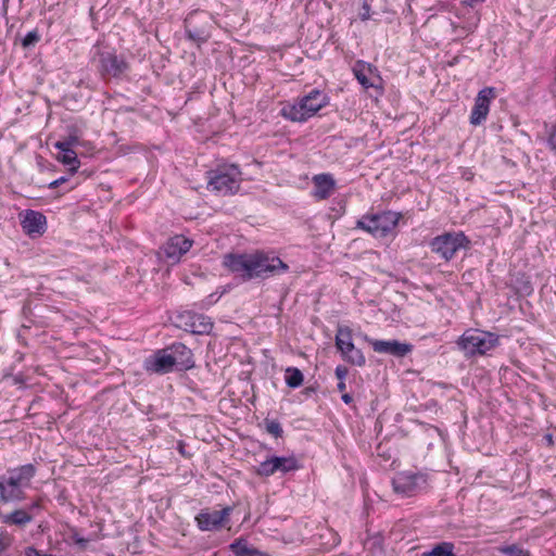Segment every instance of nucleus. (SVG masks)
<instances>
[{
    "mask_svg": "<svg viewBox=\"0 0 556 556\" xmlns=\"http://www.w3.org/2000/svg\"><path fill=\"white\" fill-rule=\"evenodd\" d=\"M484 0H468L469 5H473L477 2H483Z\"/></svg>",
    "mask_w": 556,
    "mask_h": 556,
    "instance_id": "37998d69",
    "label": "nucleus"
},
{
    "mask_svg": "<svg viewBox=\"0 0 556 556\" xmlns=\"http://www.w3.org/2000/svg\"><path fill=\"white\" fill-rule=\"evenodd\" d=\"M21 225L28 236L42 235L47 226L46 216L40 212L28 210L23 215Z\"/></svg>",
    "mask_w": 556,
    "mask_h": 556,
    "instance_id": "dca6fc26",
    "label": "nucleus"
},
{
    "mask_svg": "<svg viewBox=\"0 0 556 556\" xmlns=\"http://www.w3.org/2000/svg\"><path fill=\"white\" fill-rule=\"evenodd\" d=\"M345 389H346L345 381H339V383H338V390H339L340 392H343V393H344Z\"/></svg>",
    "mask_w": 556,
    "mask_h": 556,
    "instance_id": "a19ab883",
    "label": "nucleus"
},
{
    "mask_svg": "<svg viewBox=\"0 0 556 556\" xmlns=\"http://www.w3.org/2000/svg\"><path fill=\"white\" fill-rule=\"evenodd\" d=\"M56 159L64 165L70 166V170L75 173L79 167L77 153L73 149L59 150Z\"/></svg>",
    "mask_w": 556,
    "mask_h": 556,
    "instance_id": "393cba45",
    "label": "nucleus"
},
{
    "mask_svg": "<svg viewBox=\"0 0 556 556\" xmlns=\"http://www.w3.org/2000/svg\"><path fill=\"white\" fill-rule=\"evenodd\" d=\"M468 243L469 241L463 232H447L435 237L431 241V249L445 261H450L459 249L466 248Z\"/></svg>",
    "mask_w": 556,
    "mask_h": 556,
    "instance_id": "0eeeda50",
    "label": "nucleus"
},
{
    "mask_svg": "<svg viewBox=\"0 0 556 556\" xmlns=\"http://www.w3.org/2000/svg\"><path fill=\"white\" fill-rule=\"evenodd\" d=\"M191 318H192V323L190 325L191 332L198 333V334H203V333H208L212 330L213 324L208 317L203 316V315H194Z\"/></svg>",
    "mask_w": 556,
    "mask_h": 556,
    "instance_id": "b1692460",
    "label": "nucleus"
},
{
    "mask_svg": "<svg viewBox=\"0 0 556 556\" xmlns=\"http://www.w3.org/2000/svg\"><path fill=\"white\" fill-rule=\"evenodd\" d=\"M342 355L348 362H350L353 365L363 366L365 364V356L355 346L352 349V351L342 353Z\"/></svg>",
    "mask_w": 556,
    "mask_h": 556,
    "instance_id": "cd10ccee",
    "label": "nucleus"
},
{
    "mask_svg": "<svg viewBox=\"0 0 556 556\" xmlns=\"http://www.w3.org/2000/svg\"><path fill=\"white\" fill-rule=\"evenodd\" d=\"M37 468L26 464L10 468L0 476V501L3 503H18L26 498V490L30 488Z\"/></svg>",
    "mask_w": 556,
    "mask_h": 556,
    "instance_id": "f257e3e1",
    "label": "nucleus"
},
{
    "mask_svg": "<svg viewBox=\"0 0 556 556\" xmlns=\"http://www.w3.org/2000/svg\"><path fill=\"white\" fill-rule=\"evenodd\" d=\"M400 216L393 212L363 216L357 220V227L376 238L388 236L397 225Z\"/></svg>",
    "mask_w": 556,
    "mask_h": 556,
    "instance_id": "39448f33",
    "label": "nucleus"
},
{
    "mask_svg": "<svg viewBox=\"0 0 556 556\" xmlns=\"http://www.w3.org/2000/svg\"><path fill=\"white\" fill-rule=\"evenodd\" d=\"M328 104V97L321 90L314 89L299 100L281 109V115L292 122H304Z\"/></svg>",
    "mask_w": 556,
    "mask_h": 556,
    "instance_id": "f03ea898",
    "label": "nucleus"
},
{
    "mask_svg": "<svg viewBox=\"0 0 556 556\" xmlns=\"http://www.w3.org/2000/svg\"><path fill=\"white\" fill-rule=\"evenodd\" d=\"M426 482L422 475L414 471H402L392 480L393 491L401 496H413Z\"/></svg>",
    "mask_w": 556,
    "mask_h": 556,
    "instance_id": "6e6552de",
    "label": "nucleus"
},
{
    "mask_svg": "<svg viewBox=\"0 0 556 556\" xmlns=\"http://www.w3.org/2000/svg\"><path fill=\"white\" fill-rule=\"evenodd\" d=\"M314 189L313 197L317 200H326L330 198L336 191V180L330 174H318L312 179Z\"/></svg>",
    "mask_w": 556,
    "mask_h": 556,
    "instance_id": "2eb2a0df",
    "label": "nucleus"
},
{
    "mask_svg": "<svg viewBox=\"0 0 556 556\" xmlns=\"http://www.w3.org/2000/svg\"><path fill=\"white\" fill-rule=\"evenodd\" d=\"M241 175L237 165L219 166L208 173L207 187L223 195L233 194L240 188Z\"/></svg>",
    "mask_w": 556,
    "mask_h": 556,
    "instance_id": "20e7f679",
    "label": "nucleus"
},
{
    "mask_svg": "<svg viewBox=\"0 0 556 556\" xmlns=\"http://www.w3.org/2000/svg\"><path fill=\"white\" fill-rule=\"evenodd\" d=\"M348 372H349V370L344 366H338L336 368V376L339 379V381H344L348 376Z\"/></svg>",
    "mask_w": 556,
    "mask_h": 556,
    "instance_id": "f704fd0d",
    "label": "nucleus"
},
{
    "mask_svg": "<svg viewBox=\"0 0 556 556\" xmlns=\"http://www.w3.org/2000/svg\"><path fill=\"white\" fill-rule=\"evenodd\" d=\"M231 510V507H225L222 510H203L195 518L198 527L202 531L219 529L228 521Z\"/></svg>",
    "mask_w": 556,
    "mask_h": 556,
    "instance_id": "9d476101",
    "label": "nucleus"
},
{
    "mask_svg": "<svg viewBox=\"0 0 556 556\" xmlns=\"http://www.w3.org/2000/svg\"><path fill=\"white\" fill-rule=\"evenodd\" d=\"M88 541L85 539H76V543L79 545H85Z\"/></svg>",
    "mask_w": 556,
    "mask_h": 556,
    "instance_id": "79ce46f5",
    "label": "nucleus"
},
{
    "mask_svg": "<svg viewBox=\"0 0 556 556\" xmlns=\"http://www.w3.org/2000/svg\"><path fill=\"white\" fill-rule=\"evenodd\" d=\"M288 265L277 256L264 253L250 254V279L286 273Z\"/></svg>",
    "mask_w": 556,
    "mask_h": 556,
    "instance_id": "423d86ee",
    "label": "nucleus"
},
{
    "mask_svg": "<svg viewBox=\"0 0 556 556\" xmlns=\"http://www.w3.org/2000/svg\"><path fill=\"white\" fill-rule=\"evenodd\" d=\"M224 265L232 273L244 279H250V254H228L224 257Z\"/></svg>",
    "mask_w": 556,
    "mask_h": 556,
    "instance_id": "6ab92c4d",
    "label": "nucleus"
},
{
    "mask_svg": "<svg viewBox=\"0 0 556 556\" xmlns=\"http://www.w3.org/2000/svg\"><path fill=\"white\" fill-rule=\"evenodd\" d=\"M266 431L274 435L275 438H279L282 435V428L280 424L276 420H266Z\"/></svg>",
    "mask_w": 556,
    "mask_h": 556,
    "instance_id": "473e14b6",
    "label": "nucleus"
},
{
    "mask_svg": "<svg viewBox=\"0 0 556 556\" xmlns=\"http://www.w3.org/2000/svg\"><path fill=\"white\" fill-rule=\"evenodd\" d=\"M548 144L549 147L556 151V125L553 126L549 136H548Z\"/></svg>",
    "mask_w": 556,
    "mask_h": 556,
    "instance_id": "c9c22d12",
    "label": "nucleus"
},
{
    "mask_svg": "<svg viewBox=\"0 0 556 556\" xmlns=\"http://www.w3.org/2000/svg\"><path fill=\"white\" fill-rule=\"evenodd\" d=\"M275 472H277V470H276L275 464L273 462V457L262 462L258 465V467L256 468V473L258 476H263V477H269V476L274 475Z\"/></svg>",
    "mask_w": 556,
    "mask_h": 556,
    "instance_id": "c85d7f7f",
    "label": "nucleus"
},
{
    "mask_svg": "<svg viewBox=\"0 0 556 556\" xmlns=\"http://www.w3.org/2000/svg\"><path fill=\"white\" fill-rule=\"evenodd\" d=\"M422 556H455L454 544L451 542H441L434 545L430 551L425 552Z\"/></svg>",
    "mask_w": 556,
    "mask_h": 556,
    "instance_id": "a878e982",
    "label": "nucleus"
},
{
    "mask_svg": "<svg viewBox=\"0 0 556 556\" xmlns=\"http://www.w3.org/2000/svg\"><path fill=\"white\" fill-rule=\"evenodd\" d=\"M39 41V35L36 30L29 31L23 39L22 45L24 48L36 45Z\"/></svg>",
    "mask_w": 556,
    "mask_h": 556,
    "instance_id": "72a5a7b5",
    "label": "nucleus"
},
{
    "mask_svg": "<svg viewBox=\"0 0 556 556\" xmlns=\"http://www.w3.org/2000/svg\"><path fill=\"white\" fill-rule=\"evenodd\" d=\"M368 342L377 353L390 354L394 356H405L412 351V345L407 343H401L396 340L383 341L368 339Z\"/></svg>",
    "mask_w": 556,
    "mask_h": 556,
    "instance_id": "a211bd4d",
    "label": "nucleus"
},
{
    "mask_svg": "<svg viewBox=\"0 0 556 556\" xmlns=\"http://www.w3.org/2000/svg\"><path fill=\"white\" fill-rule=\"evenodd\" d=\"M495 97L496 92L493 87H486L479 91L470 114L471 125H481L486 119L490 111V103Z\"/></svg>",
    "mask_w": 556,
    "mask_h": 556,
    "instance_id": "1a4fd4ad",
    "label": "nucleus"
},
{
    "mask_svg": "<svg viewBox=\"0 0 556 556\" xmlns=\"http://www.w3.org/2000/svg\"><path fill=\"white\" fill-rule=\"evenodd\" d=\"M64 181H66V179H65L64 177L59 178V179H56V180L52 181V182L49 185V187H50V188H56L58 186H60V185H61V184H63Z\"/></svg>",
    "mask_w": 556,
    "mask_h": 556,
    "instance_id": "4c0bfd02",
    "label": "nucleus"
},
{
    "mask_svg": "<svg viewBox=\"0 0 556 556\" xmlns=\"http://www.w3.org/2000/svg\"><path fill=\"white\" fill-rule=\"evenodd\" d=\"M14 538L8 531L0 532V554L13 544Z\"/></svg>",
    "mask_w": 556,
    "mask_h": 556,
    "instance_id": "2f4dec72",
    "label": "nucleus"
},
{
    "mask_svg": "<svg viewBox=\"0 0 556 556\" xmlns=\"http://www.w3.org/2000/svg\"><path fill=\"white\" fill-rule=\"evenodd\" d=\"M146 370L155 374H167L176 369L175 358L168 349L160 350L144 362Z\"/></svg>",
    "mask_w": 556,
    "mask_h": 556,
    "instance_id": "f8f14e48",
    "label": "nucleus"
},
{
    "mask_svg": "<svg viewBox=\"0 0 556 556\" xmlns=\"http://www.w3.org/2000/svg\"><path fill=\"white\" fill-rule=\"evenodd\" d=\"M498 344V337L479 329L466 330L457 341L458 348L466 356L484 355Z\"/></svg>",
    "mask_w": 556,
    "mask_h": 556,
    "instance_id": "7ed1b4c3",
    "label": "nucleus"
},
{
    "mask_svg": "<svg viewBox=\"0 0 556 556\" xmlns=\"http://www.w3.org/2000/svg\"><path fill=\"white\" fill-rule=\"evenodd\" d=\"M498 551L507 556H530L528 551L522 549L517 545L502 546Z\"/></svg>",
    "mask_w": 556,
    "mask_h": 556,
    "instance_id": "c756f323",
    "label": "nucleus"
},
{
    "mask_svg": "<svg viewBox=\"0 0 556 556\" xmlns=\"http://www.w3.org/2000/svg\"><path fill=\"white\" fill-rule=\"evenodd\" d=\"M40 508V502L37 501L29 505L27 508L15 509L10 514L1 515V521L10 526H25L33 521L34 511Z\"/></svg>",
    "mask_w": 556,
    "mask_h": 556,
    "instance_id": "f3484780",
    "label": "nucleus"
},
{
    "mask_svg": "<svg viewBox=\"0 0 556 556\" xmlns=\"http://www.w3.org/2000/svg\"><path fill=\"white\" fill-rule=\"evenodd\" d=\"M167 349L172 357L175 358L176 370H185L193 366L191 350L185 344L176 343Z\"/></svg>",
    "mask_w": 556,
    "mask_h": 556,
    "instance_id": "aec40b11",
    "label": "nucleus"
},
{
    "mask_svg": "<svg viewBox=\"0 0 556 556\" xmlns=\"http://www.w3.org/2000/svg\"><path fill=\"white\" fill-rule=\"evenodd\" d=\"M192 245V242L184 236H174L163 245L162 251L165 257L173 264L179 262Z\"/></svg>",
    "mask_w": 556,
    "mask_h": 556,
    "instance_id": "4468645a",
    "label": "nucleus"
},
{
    "mask_svg": "<svg viewBox=\"0 0 556 556\" xmlns=\"http://www.w3.org/2000/svg\"><path fill=\"white\" fill-rule=\"evenodd\" d=\"M273 462L275 464L276 470L280 471L282 473L294 471L300 468V465H299L296 458L293 456H289V457L274 456Z\"/></svg>",
    "mask_w": 556,
    "mask_h": 556,
    "instance_id": "5701e85b",
    "label": "nucleus"
},
{
    "mask_svg": "<svg viewBox=\"0 0 556 556\" xmlns=\"http://www.w3.org/2000/svg\"><path fill=\"white\" fill-rule=\"evenodd\" d=\"M342 401L345 404H350V403H352L353 399H352V396L349 393H343L342 394Z\"/></svg>",
    "mask_w": 556,
    "mask_h": 556,
    "instance_id": "ea45409f",
    "label": "nucleus"
},
{
    "mask_svg": "<svg viewBox=\"0 0 556 556\" xmlns=\"http://www.w3.org/2000/svg\"><path fill=\"white\" fill-rule=\"evenodd\" d=\"M286 383L290 388H299L302 386L304 377L300 369L295 367H289L286 369Z\"/></svg>",
    "mask_w": 556,
    "mask_h": 556,
    "instance_id": "bb28decb",
    "label": "nucleus"
},
{
    "mask_svg": "<svg viewBox=\"0 0 556 556\" xmlns=\"http://www.w3.org/2000/svg\"><path fill=\"white\" fill-rule=\"evenodd\" d=\"M229 547L235 554V556H267V554L249 546L248 542L242 539L236 540L230 544Z\"/></svg>",
    "mask_w": 556,
    "mask_h": 556,
    "instance_id": "4be33fe9",
    "label": "nucleus"
},
{
    "mask_svg": "<svg viewBox=\"0 0 556 556\" xmlns=\"http://www.w3.org/2000/svg\"><path fill=\"white\" fill-rule=\"evenodd\" d=\"M336 345L341 353L352 351L354 348L352 341V331L348 327H339L336 334Z\"/></svg>",
    "mask_w": 556,
    "mask_h": 556,
    "instance_id": "412c9836",
    "label": "nucleus"
},
{
    "mask_svg": "<svg viewBox=\"0 0 556 556\" xmlns=\"http://www.w3.org/2000/svg\"><path fill=\"white\" fill-rule=\"evenodd\" d=\"M364 13L362 14L363 20H367L369 17V5L367 3H364Z\"/></svg>",
    "mask_w": 556,
    "mask_h": 556,
    "instance_id": "58836bf2",
    "label": "nucleus"
},
{
    "mask_svg": "<svg viewBox=\"0 0 556 556\" xmlns=\"http://www.w3.org/2000/svg\"><path fill=\"white\" fill-rule=\"evenodd\" d=\"M353 73L358 83L365 88L382 89V78L372 65L358 61L353 67Z\"/></svg>",
    "mask_w": 556,
    "mask_h": 556,
    "instance_id": "9b49d317",
    "label": "nucleus"
},
{
    "mask_svg": "<svg viewBox=\"0 0 556 556\" xmlns=\"http://www.w3.org/2000/svg\"><path fill=\"white\" fill-rule=\"evenodd\" d=\"M190 24H191V17H188V18L186 20V27H187V31H188V34H189V37H190V38H192L193 40H200V39H203V37L201 36V34H198V33L193 34V33L189 29Z\"/></svg>",
    "mask_w": 556,
    "mask_h": 556,
    "instance_id": "e433bc0d",
    "label": "nucleus"
},
{
    "mask_svg": "<svg viewBox=\"0 0 556 556\" xmlns=\"http://www.w3.org/2000/svg\"><path fill=\"white\" fill-rule=\"evenodd\" d=\"M77 142H78V137L76 135H70L68 137L56 141L54 143V148L58 150L73 149V147L76 146Z\"/></svg>",
    "mask_w": 556,
    "mask_h": 556,
    "instance_id": "7c9ffc66",
    "label": "nucleus"
},
{
    "mask_svg": "<svg viewBox=\"0 0 556 556\" xmlns=\"http://www.w3.org/2000/svg\"><path fill=\"white\" fill-rule=\"evenodd\" d=\"M128 70L127 62L111 52L100 54V72L102 76L119 77Z\"/></svg>",
    "mask_w": 556,
    "mask_h": 556,
    "instance_id": "ddd939ff",
    "label": "nucleus"
}]
</instances>
